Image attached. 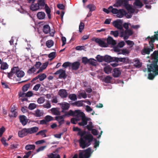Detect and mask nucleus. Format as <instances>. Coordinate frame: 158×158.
<instances>
[{
	"instance_id": "f257e3e1",
	"label": "nucleus",
	"mask_w": 158,
	"mask_h": 158,
	"mask_svg": "<svg viewBox=\"0 0 158 158\" xmlns=\"http://www.w3.org/2000/svg\"><path fill=\"white\" fill-rule=\"evenodd\" d=\"M158 49V44L156 45ZM152 62L149 64L147 65L148 74V78L153 80L155 77L158 75V50L155 51L151 55Z\"/></svg>"
},
{
	"instance_id": "f03ea898",
	"label": "nucleus",
	"mask_w": 158,
	"mask_h": 158,
	"mask_svg": "<svg viewBox=\"0 0 158 158\" xmlns=\"http://www.w3.org/2000/svg\"><path fill=\"white\" fill-rule=\"evenodd\" d=\"M77 135L81 136L79 143L81 148L84 149L91 145L94 139L93 136L91 134H89L84 135L83 131L81 129L78 132Z\"/></svg>"
},
{
	"instance_id": "7ed1b4c3",
	"label": "nucleus",
	"mask_w": 158,
	"mask_h": 158,
	"mask_svg": "<svg viewBox=\"0 0 158 158\" xmlns=\"http://www.w3.org/2000/svg\"><path fill=\"white\" fill-rule=\"evenodd\" d=\"M157 36L158 35L156 34L154 36H152V38H150V36H148L146 39V40H148L149 41L150 48L148 47H144L141 52V54L142 55H145L146 54L149 55L150 52L153 51L154 47V43L155 40L158 41V37H157Z\"/></svg>"
},
{
	"instance_id": "20e7f679",
	"label": "nucleus",
	"mask_w": 158,
	"mask_h": 158,
	"mask_svg": "<svg viewBox=\"0 0 158 158\" xmlns=\"http://www.w3.org/2000/svg\"><path fill=\"white\" fill-rule=\"evenodd\" d=\"M39 130V128L37 127H34L30 128H23L21 130L19 131L18 134L19 136L21 138L27 135L28 134H32L36 132Z\"/></svg>"
},
{
	"instance_id": "39448f33",
	"label": "nucleus",
	"mask_w": 158,
	"mask_h": 158,
	"mask_svg": "<svg viewBox=\"0 0 158 158\" xmlns=\"http://www.w3.org/2000/svg\"><path fill=\"white\" fill-rule=\"evenodd\" d=\"M75 116L77 117H80L81 118L82 121L78 123V124L80 126H83L86 125L87 124L88 119L86 117L85 114L81 111L79 110H76Z\"/></svg>"
},
{
	"instance_id": "423d86ee",
	"label": "nucleus",
	"mask_w": 158,
	"mask_h": 158,
	"mask_svg": "<svg viewBox=\"0 0 158 158\" xmlns=\"http://www.w3.org/2000/svg\"><path fill=\"white\" fill-rule=\"evenodd\" d=\"M112 13L116 15V16L118 18H122L127 14L126 11L123 9H114L112 10Z\"/></svg>"
},
{
	"instance_id": "0eeeda50",
	"label": "nucleus",
	"mask_w": 158,
	"mask_h": 158,
	"mask_svg": "<svg viewBox=\"0 0 158 158\" xmlns=\"http://www.w3.org/2000/svg\"><path fill=\"white\" fill-rule=\"evenodd\" d=\"M91 149L90 148H88L84 151L80 152L79 153V158H89L90 156Z\"/></svg>"
},
{
	"instance_id": "6e6552de",
	"label": "nucleus",
	"mask_w": 158,
	"mask_h": 158,
	"mask_svg": "<svg viewBox=\"0 0 158 158\" xmlns=\"http://www.w3.org/2000/svg\"><path fill=\"white\" fill-rule=\"evenodd\" d=\"M106 39L102 38H96L94 41L101 47L102 48H106L108 47V45L106 42Z\"/></svg>"
},
{
	"instance_id": "1a4fd4ad",
	"label": "nucleus",
	"mask_w": 158,
	"mask_h": 158,
	"mask_svg": "<svg viewBox=\"0 0 158 158\" xmlns=\"http://www.w3.org/2000/svg\"><path fill=\"white\" fill-rule=\"evenodd\" d=\"M128 3V1L127 0H116V2L113 5V6L118 7L123 6L125 7Z\"/></svg>"
},
{
	"instance_id": "9d476101",
	"label": "nucleus",
	"mask_w": 158,
	"mask_h": 158,
	"mask_svg": "<svg viewBox=\"0 0 158 158\" xmlns=\"http://www.w3.org/2000/svg\"><path fill=\"white\" fill-rule=\"evenodd\" d=\"M122 23L123 21L121 19H118L113 21L112 23V24L115 28L122 30L123 28V27L122 25Z\"/></svg>"
},
{
	"instance_id": "9b49d317",
	"label": "nucleus",
	"mask_w": 158,
	"mask_h": 158,
	"mask_svg": "<svg viewBox=\"0 0 158 158\" xmlns=\"http://www.w3.org/2000/svg\"><path fill=\"white\" fill-rule=\"evenodd\" d=\"M55 75L59 74V78H63L65 79L67 77V75L65 73V71L62 69H60L57 70L54 73Z\"/></svg>"
},
{
	"instance_id": "f8f14e48",
	"label": "nucleus",
	"mask_w": 158,
	"mask_h": 158,
	"mask_svg": "<svg viewBox=\"0 0 158 158\" xmlns=\"http://www.w3.org/2000/svg\"><path fill=\"white\" fill-rule=\"evenodd\" d=\"M15 67L17 68L15 70L16 76L19 78L23 77L25 75L24 72L23 71L20 70L18 67Z\"/></svg>"
},
{
	"instance_id": "ddd939ff",
	"label": "nucleus",
	"mask_w": 158,
	"mask_h": 158,
	"mask_svg": "<svg viewBox=\"0 0 158 158\" xmlns=\"http://www.w3.org/2000/svg\"><path fill=\"white\" fill-rule=\"evenodd\" d=\"M58 94L61 98H62L67 97L68 94L66 90L64 89H60L59 91Z\"/></svg>"
},
{
	"instance_id": "4468645a",
	"label": "nucleus",
	"mask_w": 158,
	"mask_h": 158,
	"mask_svg": "<svg viewBox=\"0 0 158 158\" xmlns=\"http://www.w3.org/2000/svg\"><path fill=\"white\" fill-rule=\"evenodd\" d=\"M19 119L20 122L23 126L26 125L28 121V119L27 117L24 115L19 116Z\"/></svg>"
},
{
	"instance_id": "2eb2a0df",
	"label": "nucleus",
	"mask_w": 158,
	"mask_h": 158,
	"mask_svg": "<svg viewBox=\"0 0 158 158\" xmlns=\"http://www.w3.org/2000/svg\"><path fill=\"white\" fill-rule=\"evenodd\" d=\"M124 40H127L128 39L130 36H131L133 34V31L132 30L130 29L125 30L124 31Z\"/></svg>"
},
{
	"instance_id": "dca6fc26",
	"label": "nucleus",
	"mask_w": 158,
	"mask_h": 158,
	"mask_svg": "<svg viewBox=\"0 0 158 158\" xmlns=\"http://www.w3.org/2000/svg\"><path fill=\"white\" fill-rule=\"evenodd\" d=\"M60 105L62 109L61 111L62 112H65V111L68 110L70 106L69 104L66 102L60 103Z\"/></svg>"
},
{
	"instance_id": "f3484780",
	"label": "nucleus",
	"mask_w": 158,
	"mask_h": 158,
	"mask_svg": "<svg viewBox=\"0 0 158 158\" xmlns=\"http://www.w3.org/2000/svg\"><path fill=\"white\" fill-rule=\"evenodd\" d=\"M80 63L79 61H76L73 63H71V68L73 70H77L79 68Z\"/></svg>"
},
{
	"instance_id": "a211bd4d",
	"label": "nucleus",
	"mask_w": 158,
	"mask_h": 158,
	"mask_svg": "<svg viewBox=\"0 0 158 158\" xmlns=\"http://www.w3.org/2000/svg\"><path fill=\"white\" fill-rule=\"evenodd\" d=\"M106 41H107L106 44H107L108 47L109 45H115L116 44V41L111 36H109L106 39Z\"/></svg>"
},
{
	"instance_id": "6ab92c4d",
	"label": "nucleus",
	"mask_w": 158,
	"mask_h": 158,
	"mask_svg": "<svg viewBox=\"0 0 158 158\" xmlns=\"http://www.w3.org/2000/svg\"><path fill=\"white\" fill-rule=\"evenodd\" d=\"M76 110L74 111H73L72 110H70L69 112H66L65 111V114L61 116H62V117L64 118V117L66 116H67L69 117V116H75V113H76Z\"/></svg>"
},
{
	"instance_id": "aec40b11",
	"label": "nucleus",
	"mask_w": 158,
	"mask_h": 158,
	"mask_svg": "<svg viewBox=\"0 0 158 158\" xmlns=\"http://www.w3.org/2000/svg\"><path fill=\"white\" fill-rule=\"evenodd\" d=\"M55 119L57 122H58L59 124V127H60V126L63 124L64 123V120L62 116H57L55 117Z\"/></svg>"
},
{
	"instance_id": "412c9836",
	"label": "nucleus",
	"mask_w": 158,
	"mask_h": 158,
	"mask_svg": "<svg viewBox=\"0 0 158 158\" xmlns=\"http://www.w3.org/2000/svg\"><path fill=\"white\" fill-rule=\"evenodd\" d=\"M42 30L44 33L47 34L50 31V27L48 25H45L44 26Z\"/></svg>"
},
{
	"instance_id": "4be33fe9",
	"label": "nucleus",
	"mask_w": 158,
	"mask_h": 158,
	"mask_svg": "<svg viewBox=\"0 0 158 158\" xmlns=\"http://www.w3.org/2000/svg\"><path fill=\"white\" fill-rule=\"evenodd\" d=\"M113 76L114 77H118L121 74V73L118 68H115L113 70Z\"/></svg>"
},
{
	"instance_id": "5701e85b",
	"label": "nucleus",
	"mask_w": 158,
	"mask_h": 158,
	"mask_svg": "<svg viewBox=\"0 0 158 158\" xmlns=\"http://www.w3.org/2000/svg\"><path fill=\"white\" fill-rule=\"evenodd\" d=\"M113 57H112L108 55H106L104 56V61L110 63L112 61H114Z\"/></svg>"
},
{
	"instance_id": "b1692460",
	"label": "nucleus",
	"mask_w": 158,
	"mask_h": 158,
	"mask_svg": "<svg viewBox=\"0 0 158 158\" xmlns=\"http://www.w3.org/2000/svg\"><path fill=\"white\" fill-rule=\"evenodd\" d=\"M37 16L39 19H43L45 18V14L44 12H39L37 14Z\"/></svg>"
},
{
	"instance_id": "393cba45",
	"label": "nucleus",
	"mask_w": 158,
	"mask_h": 158,
	"mask_svg": "<svg viewBox=\"0 0 158 158\" xmlns=\"http://www.w3.org/2000/svg\"><path fill=\"white\" fill-rule=\"evenodd\" d=\"M16 68H17L14 67L11 69V70L10 73H5L7 74L8 77L10 79H11L13 74L15 73V70Z\"/></svg>"
},
{
	"instance_id": "a878e982",
	"label": "nucleus",
	"mask_w": 158,
	"mask_h": 158,
	"mask_svg": "<svg viewBox=\"0 0 158 158\" xmlns=\"http://www.w3.org/2000/svg\"><path fill=\"white\" fill-rule=\"evenodd\" d=\"M30 9L32 11H36L40 9L37 3L32 4L30 6Z\"/></svg>"
},
{
	"instance_id": "bb28decb",
	"label": "nucleus",
	"mask_w": 158,
	"mask_h": 158,
	"mask_svg": "<svg viewBox=\"0 0 158 158\" xmlns=\"http://www.w3.org/2000/svg\"><path fill=\"white\" fill-rule=\"evenodd\" d=\"M133 65L136 68H139L141 66V64L138 59H135L133 60Z\"/></svg>"
},
{
	"instance_id": "cd10ccee",
	"label": "nucleus",
	"mask_w": 158,
	"mask_h": 158,
	"mask_svg": "<svg viewBox=\"0 0 158 158\" xmlns=\"http://www.w3.org/2000/svg\"><path fill=\"white\" fill-rule=\"evenodd\" d=\"M48 62H46L43 63L41 67L40 68V69L37 71L36 73H39L45 69L48 66Z\"/></svg>"
},
{
	"instance_id": "c85d7f7f",
	"label": "nucleus",
	"mask_w": 158,
	"mask_h": 158,
	"mask_svg": "<svg viewBox=\"0 0 158 158\" xmlns=\"http://www.w3.org/2000/svg\"><path fill=\"white\" fill-rule=\"evenodd\" d=\"M128 11V13H133L135 11V10L128 3L125 7Z\"/></svg>"
},
{
	"instance_id": "c756f323",
	"label": "nucleus",
	"mask_w": 158,
	"mask_h": 158,
	"mask_svg": "<svg viewBox=\"0 0 158 158\" xmlns=\"http://www.w3.org/2000/svg\"><path fill=\"white\" fill-rule=\"evenodd\" d=\"M37 4L40 8L42 9L46 4H45V0H38Z\"/></svg>"
},
{
	"instance_id": "7c9ffc66",
	"label": "nucleus",
	"mask_w": 158,
	"mask_h": 158,
	"mask_svg": "<svg viewBox=\"0 0 158 158\" xmlns=\"http://www.w3.org/2000/svg\"><path fill=\"white\" fill-rule=\"evenodd\" d=\"M45 11L47 15L48 18L49 19H51V15L50 14L51 10L47 4H46L45 5Z\"/></svg>"
},
{
	"instance_id": "2f4dec72",
	"label": "nucleus",
	"mask_w": 158,
	"mask_h": 158,
	"mask_svg": "<svg viewBox=\"0 0 158 158\" xmlns=\"http://www.w3.org/2000/svg\"><path fill=\"white\" fill-rule=\"evenodd\" d=\"M47 132V130H44L39 131L38 132L36 133V135H40L42 136L43 137H45L47 136L46 133Z\"/></svg>"
},
{
	"instance_id": "473e14b6",
	"label": "nucleus",
	"mask_w": 158,
	"mask_h": 158,
	"mask_svg": "<svg viewBox=\"0 0 158 158\" xmlns=\"http://www.w3.org/2000/svg\"><path fill=\"white\" fill-rule=\"evenodd\" d=\"M134 5L139 8H141L143 6L142 3L139 0H136L134 3Z\"/></svg>"
},
{
	"instance_id": "72a5a7b5",
	"label": "nucleus",
	"mask_w": 158,
	"mask_h": 158,
	"mask_svg": "<svg viewBox=\"0 0 158 158\" xmlns=\"http://www.w3.org/2000/svg\"><path fill=\"white\" fill-rule=\"evenodd\" d=\"M51 112L55 115L60 114V112L57 108H53L51 110Z\"/></svg>"
},
{
	"instance_id": "f704fd0d",
	"label": "nucleus",
	"mask_w": 158,
	"mask_h": 158,
	"mask_svg": "<svg viewBox=\"0 0 158 158\" xmlns=\"http://www.w3.org/2000/svg\"><path fill=\"white\" fill-rule=\"evenodd\" d=\"M47 156L49 158H60L59 155L57 154H54L53 153L47 155Z\"/></svg>"
},
{
	"instance_id": "c9c22d12",
	"label": "nucleus",
	"mask_w": 158,
	"mask_h": 158,
	"mask_svg": "<svg viewBox=\"0 0 158 158\" xmlns=\"http://www.w3.org/2000/svg\"><path fill=\"white\" fill-rule=\"evenodd\" d=\"M104 70L106 73L108 74L111 73L112 68L110 66L108 65L104 67Z\"/></svg>"
},
{
	"instance_id": "e433bc0d",
	"label": "nucleus",
	"mask_w": 158,
	"mask_h": 158,
	"mask_svg": "<svg viewBox=\"0 0 158 158\" xmlns=\"http://www.w3.org/2000/svg\"><path fill=\"white\" fill-rule=\"evenodd\" d=\"M68 98L73 101H75L77 98L76 95L74 94H69L68 96Z\"/></svg>"
},
{
	"instance_id": "4c0bfd02",
	"label": "nucleus",
	"mask_w": 158,
	"mask_h": 158,
	"mask_svg": "<svg viewBox=\"0 0 158 158\" xmlns=\"http://www.w3.org/2000/svg\"><path fill=\"white\" fill-rule=\"evenodd\" d=\"M54 41L52 40H48L46 42V45L48 48H50L54 45Z\"/></svg>"
},
{
	"instance_id": "58836bf2",
	"label": "nucleus",
	"mask_w": 158,
	"mask_h": 158,
	"mask_svg": "<svg viewBox=\"0 0 158 158\" xmlns=\"http://www.w3.org/2000/svg\"><path fill=\"white\" fill-rule=\"evenodd\" d=\"M87 7L89 10V11L92 12V11L95 10L96 7L94 4H90L87 6Z\"/></svg>"
},
{
	"instance_id": "ea45409f",
	"label": "nucleus",
	"mask_w": 158,
	"mask_h": 158,
	"mask_svg": "<svg viewBox=\"0 0 158 158\" xmlns=\"http://www.w3.org/2000/svg\"><path fill=\"white\" fill-rule=\"evenodd\" d=\"M35 148V145L28 144L25 147L26 150H34Z\"/></svg>"
},
{
	"instance_id": "a19ab883",
	"label": "nucleus",
	"mask_w": 158,
	"mask_h": 158,
	"mask_svg": "<svg viewBox=\"0 0 158 158\" xmlns=\"http://www.w3.org/2000/svg\"><path fill=\"white\" fill-rule=\"evenodd\" d=\"M34 115L36 117H40L43 115V114L40 110L37 109L35 111Z\"/></svg>"
},
{
	"instance_id": "79ce46f5",
	"label": "nucleus",
	"mask_w": 158,
	"mask_h": 158,
	"mask_svg": "<svg viewBox=\"0 0 158 158\" xmlns=\"http://www.w3.org/2000/svg\"><path fill=\"white\" fill-rule=\"evenodd\" d=\"M8 68V65L6 62H2L1 65L0 69H1L5 70Z\"/></svg>"
},
{
	"instance_id": "37998d69",
	"label": "nucleus",
	"mask_w": 158,
	"mask_h": 158,
	"mask_svg": "<svg viewBox=\"0 0 158 158\" xmlns=\"http://www.w3.org/2000/svg\"><path fill=\"white\" fill-rule=\"evenodd\" d=\"M31 85L30 83L25 85L22 87V90L23 92H25L27 91L30 87Z\"/></svg>"
},
{
	"instance_id": "c03bdc74",
	"label": "nucleus",
	"mask_w": 158,
	"mask_h": 158,
	"mask_svg": "<svg viewBox=\"0 0 158 158\" xmlns=\"http://www.w3.org/2000/svg\"><path fill=\"white\" fill-rule=\"evenodd\" d=\"M88 63H89L90 64L94 66L97 65V62L94 59L90 58L89 59V61Z\"/></svg>"
},
{
	"instance_id": "a18cd8bd",
	"label": "nucleus",
	"mask_w": 158,
	"mask_h": 158,
	"mask_svg": "<svg viewBox=\"0 0 158 158\" xmlns=\"http://www.w3.org/2000/svg\"><path fill=\"white\" fill-rule=\"evenodd\" d=\"M83 103L81 102V101H76L72 104V105L73 106H82L83 105Z\"/></svg>"
},
{
	"instance_id": "49530a36",
	"label": "nucleus",
	"mask_w": 158,
	"mask_h": 158,
	"mask_svg": "<svg viewBox=\"0 0 158 158\" xmlns=\"http://www.w3.org/2000/svg\"><path fill=\"white\" fill-rule=\"evenodd\" d=\"M39 79L40 81L44 80L46 77V75L44 73H41L39 75Z\"/></svg>"
},
{
	"instance_id": "de8ad7c7",
	"label": "nucleus",
	"mask_w": 158,
	"mask_h": 158,
	"mask_svg": "<svg viewBox=\"0 0 158 158\" xmlns=\"http://www.w3.org/2000/svg\"><path fill=\"white\" fill-rule=\"evenodd\" d=\"M110 34L111 35H113L114 37H117L119 35V32L118 31H110Z\"/></svg>"
},
{
	"instance_id": "09e8293b",
	"label": "nucleus",
	"mask_w": 158,
	"mask_h": 158,
	"mask_svg": "<svg viewBox=\"0 0 158 158\" xmlns=\"http://www.w3.org/2000/svg\"><path fill=\"white\" fill-rule=\"evenodd\" d=\"M112 77L109 76H107L104 79V81L106 83H108L110 82L111 80L112 79Z\"/></svg>"
},
{
	"instance_id": "8fccbe9b",
	"label": "nucleus",
	"mask_w": 158,
	"mask_h": 158,
	"mask_svg": "<svg viewBox=\"0 0 158 158\" xmlns=\"http://www.w3.org/2000/svg\"><path fill=\"white\" fill-rule=\"evenodd\" d=\"M122 52H119L118 54H123V55H126L129 53V51L126 49H123L122 50Z\"/></svg>"
},
{
	"instance_id": "3c124183",
	"label": "nucleus",
	"mask_w": 158,
	"mask_h": 158,
	"mask_svg": "<svg viewBox=\"0 0 158 158\" xmlns=\"http://www.w3.org/2000/svg\"><path fill=\"white\" fill-rule=\"evenodd\" d=\"M43 106L44 108L49 109L51 107V106L49 101H48L46 103L43 105Z\"/></svg>"
},
{
	"instance_id": "603ef678",
	"label": "nucleus",
	"mask_w": 158,
	"mask_h": 158,
	"mask_svg": "<svg viewBox=\"0 0 158 158\" xmlns=\"http://www.w3.org/2000/svg\"><path fill=\"white\" fill-rule=\"evenodd\" d=\"M96 59L99 62H102L104 61V56H100L98 55L96 57Z\"/></svg>"
},
{
	"instance_id": "864d4df0",
	"label": "nucleus",
	"mask_w": 158,
	"mask_h": 158,
	"mask_svg": "<svg viewBox=\"0 0 158 158\" xmlns=\"http://www.w3.org/2000/svg\"><path fill=\"white\" fill-rule=\"evenodd\" d=\"M45 119L47 123L53 120V118L52 116L50 115H47L45 117Z\"/></svg>"
},
{
	"instance_id": "5fc2aeb1",
	"label": "nucleus",
	"mask_w": 158,
	"mask_h": 158,
	"mask_svg": "<svg viewBox=\"0 0 158 158\" xmlns=\"http://www.w3.org/2000/svg\"><path fill=\"white\" fill-rule=\"evenodd\" d=\"M36 107V105L34 103H30L29 105L28 108L30 110H33Z\"/></svg>"
},
{
	"instance_id": "6e6d98bb",
	"label": "nucleus",
	"mask_w": 158,
	"mask_h": 158,
	"mask_svg": "<svg viewBox=\"0 0 158 158\" xmlns=\"http://www.w3.org/2000/svg\"><path fill=\"white\" fill-rule=\"evenodd\" d=\"M84 27V24L82 22H81L79 26V31L82 32Z\"/></svg>"
},
{
	"instance_id": "4d7b16f0",
	"label": "nucleus",
	"mask_w": 158,
	"mask_h": 158,
	"mask_svg": "<svg viewBox=\"0 0 158 158\" xmlns=\"http://www.w3.org/2000/svg\"><path fill=\"white\" fill-rule=\"evenodd\" d=\"M35 69L34 67H33L31 68L28 70L27 71V73L30 74H31L34 73L35 71Z\"/></svg>"
},
{
	"instance_id": "13d9d810",
	"label": "nucleus",
	"mask_w": 158,
	"mask_h": 158,
	"mask_svg": "<svg viewBox=\"0 0 158 158\" xmlns=\"http://www.w3.org/2000/svg\"><path fill=\"white\" fill-rule=\"evenodd\" d=\"M45 101V99L44 98L41 97L38 99L37 100V102L39 104H42Z\"/></svg>"
},
{
	"instance_id": "bf43d9fd",
	"label": "nucleus",
	"mask_w": 158,
	"mask_h": 158,
	"mask_svg": "<svg viewBox=\"0 0 158 158\" xmlns=\"http://www.w3.org/2000/svg\"><path fill=\"white\" fill-rule=\"evenodd\" d=\"M82 62L85 64L89 63V59H88L86 57H83L82 59Z\"/></svg>"
},
{
	"instance_id": "052dcab7",
	"label": "nucleus",
	"mask_w": 158,
	"mask_h": 158,
	"mask_svg": "<svg viewBox=\"0 0 158 158\" xmlns=\"http://www.w3.org/2000/svg\"><path fill=\"white\" fill-rule=\"evenodd\" d=\"M126 42L128 45L130 46L131 47H132L134 44L133 41L130 40L126 41Z\"/></svg>"
},
{
	"instance_id": "680f3d73",
	"label": "nucleus",
	"mask_w": 158,
	"mask_h": 158,
	"mask_svg": "<svg viewBox=\"0 0 158 158\" xmlns=\"http://www.w3.org/2000/svg\"><path fill=\"white\" fill-rule=\"evenodd\" d=\"M1 141L4 146H6L8 145V144L6 142V140L5 138H2L1 140Z\"/></svg>"
},
{
	"instance_id": "e2e57ef3",
	"label": "nucleus",
	"mask_w": 158,
	"mask_h": 158,
	"mask_svg": "<svg viewBox=\"0 0 158 158\" xmlns=\"http://www.w3.org/2000/svg\"><path fill=\"white\" fill-rule=\"evenodd\" d=\"M71 63L70 62H65L63 64L62 67L65 68L67 67H71Z\"/></svg>"
},
{
	"instance_id": "0e129e2a",
	"label": "nucleus",
	"mask_w": 158,
	"mask_h": 158,
	"mask_svg": "<svg viewBox=\"0 0 158 158\" xmlns=\"http://www.w3.org/2000/svg\"><path fill=\"white\" fill-rule=\"evenodd\" d=\"M55 55L56 52H53L50 53L48 55V56L49 58H52V59H53L56 57Z\"/></svg>"
},
{
	"instance_id": "69168bd1",
	"label": "nucleus",
	"mask_w": 158,
	"mask_h": 158,
	"mask_svg": "<svg viewBox=\"0 0 158 158\" xmlns=\"http://www.w3.org/2000/svg\"><path fill=\"white\" fill-rule=\"evenodd\" d=\"M17 115V113L16 111H15L14 112L12 113L11 114H9V116L10 117H15L16 118Z\"/></svg>"
},
{
	"instance_id": "338daca9",
	"label": "nucleus",
	"mask_w": 158,
	"mask_h": 158,
	"mask_svg": "<svg viewBox=\"0 0 158 158\" xmlns=\"http://www.w3.org/2000/svg\"><path fill=\"white\" fill-rule=\"evenodd\" d=\"M57 7L60 9L63 10L64 9L65 6L62 4H59L57 5Z\"/></svg>"
},
{
	"instance_id": "774afa93",
	"label": "nucleus",
	"mask_w": 158,
	"mask_h": 158,
	"mask_svg": "<svg viewBox=\"0 0 158 158\" xmlns=\"http://www.w3.org/2000/svg\"><path fill=\"white\" fill-rule=\"evenodd\" d=\"M41 86L40 84H38L35 85L33 88V90L35 91H37Z\"/></svg>"
}]
</instances>
